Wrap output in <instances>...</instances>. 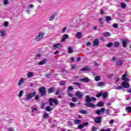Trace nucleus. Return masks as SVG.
<instances>
[{
	"mask_svg": "<svg viewBox=\"0 0 131 131\" xmlns=\"http://www.w3.org/2000/svg\"><path fill=\"white\" fill-rule=\"evenodd\" d=\"M102 119L103 118L101 116L96 117L94 119V122H95V123H97V124H100L102 123Z\"/></svg>",
	"mask_w": 131,
	"mask_h": 131,
	"instance_id": "nucleus-6",
	"label": "nucleus"
},
{
	"mask_svg": "<svg viewBox=\"0 0 131 131\" xmlns=\"http://www.w3.org/2000/svg\"><path fill=\"white\" fill-rule=\"evenodd\" d=\"M73 84H75V85H78V86H80V85H81V84H80V83H78L77 82H75L73 83Z\"/></svg>",
	"mask_w": 131,
	"mask_h": 131,
	"instance_id": "nucleus-50",
	"label": "nucleus"
},
{
	"mask_svg": "<svg viewBox=\"0 0 131 131\" xmlns=\"http://www.w3.org/2000/svg\"><path fill=\"white\" fill-rule=\"evenodd\" d=\"M93 101H97V98L94 97H90V95L86 96V99L85 100L86 103H91V102H93Z\"/></svg>",
	"mask_w": 131,
	"mask_h": 131,
	"instance_id": "nucleus-5",
	"label": "nucleus"
},
{
	"mask_svg": "<svg viewBox=\"0 0 131 131\" xmlns=\"http://www.w3.org/2000/svg\"><path fill=\"white\" fill-rule=\"evenodd\" d=\"M102 98L104 100H105V99H106V98H107V97H108V93L107 92H104L103 93H102Z\"/></svg>",
	"mask_w": 131,
	"mask_h": 131,
	"instance_id": "nucleus-22",
	"label": "nucleus"
},
{
	"mask_svg": "<svg viewBox=\"0 0 131 131\" xmlns=\"http://www.w3.org/2000/svg\"><path fill=\"white\" fill-rule=\"evenodd\" d=\"M99 111H100V113H102V114H104V113H105V111H106V110L105 109V108L102 107L100 109V110H99Z\"/></svg>",
	"mask_w": 131,
	"mask_h": 131,
	"instance_id": "nucleus-34",
	"label": "nucleus"
},
{
	"mask_svg": "<svg viewBox=\"0 0 131 131\" xmlns=\"http://www.w3.org/2000/svg\"><path fill=\"white\" fill-rule=\"evenodd\" d=\"M46 111H48V112H50V111H52V107H51L50 106H47L46 107Z\"/></svg>",
	"mask_w": 131,
	"mask_h": 131,
	"instance_id": "nucleus-32",
	"label": "nucleus"
},
{
	"mask_svg": "<svg viewBox=\"0 0 131 131\" xmlns=\"http://www.w3.org/2000/svg\"><path fill=\"white\" fill-rule=\"evenodd\" d=\"M39 94L40 95V97H45V96H47V89L45 86H42L39 88L38 89Z\"/></svg>",
	"mask_w": 131,
	"mask_h": 131,
	"instance_id": "nucleus-2",
	"label": "nucleus"
},
{
	"mask_svg": "<svg viewBox=\"0 0 131 131\" xmlns=\"http://www.w3.org/2000/svg\"><path fill=\"white\" fill-rule=\"evenodd\" d=\"M105 84H106V83L104 82H99L97 83V86H99V87L104 86Z\"/></svg>",
	"mask_w": 131,
	"mask_h": 131,
	"instance_id": "nucleus-20",
	"label": "nucleus"
},
{
	"mask_svg": "<svg viewBox=\"0 0 131 131\" xmlns=\"http://www.w3.org/2000/svg\"><path fill=\"white\" fill-rule=\"evenodd\" d=\"M55 19V15H52L49 17V21H53Z\"/></svg>",
	"mask_w": 131,
	"mask_h": 131,
	"instance_id": "nucleus-43",
	"label": "nucleus"
},
{
	"mask_svg": "<svg viewBox=\"0 0 131 131\" xmlns=\"http://www.w3.org/2000/svg\"><path fill=\"white\" fill-rule=\"evenodd\" d=\"M3 4L4 5H9V0H4Z\"/></svg>",
	"mask_w": 131,
	"mask_h": 131,
	"instance_id": "nucleus-46",
	"label": "nucleus"
},
{
	"mask_svg": "<svg viewBox=\"0 0 131 131\" xmlns=\"http://www.w3.org/2000/svg\"><path fill=\"white\" fill-rule=\"evenodd\" d=\"M84 105L86 107H89L90 108H95L94 104L91 102H86Z\"/></svg>",
	"mask_w": 131,
	"mask_h": 131,
	"instance_id": "nucleus-13",
	"label": "nucleus"
},
{
	"mask_svg": "<svg viewBox=\"0 0 131 131\" xmlns=\"http://www.w3.org/2000/svg\"><path fill=\"white\" fill-rule=\"evenodd\" d=\"M60 93H62V91L61 90H57L55 93L56 96H58Z\"/></svg>",
	"mask_w": 131,
	"mask_h": 131,
	"instance_id": "nucleus-52",
	"label": "nucleus"
},
{
	"mask_svg": "<svg viewBox=\"0 0 131 131\" xmlns=\"http://www.w3.org/2000/svg\"><path fill=\"white\" fill-rule=\"evenodd\" d=\"M34 8V5L33 4L29 5L26 10L27 13H28V14H30V13H31V10H30V9H33Z\"/></svg>",
	"mask_w": 131,
	"mask_h": 131,
	"instance_id": "nucleus-9",
	"label": "nucleus"
},
{
	"mask_svg": "<svg viewBox=\"0 0 131 131\" xmlns=\"http://www.w3.org/2000/svg\"><path fill=\"white\" fill-rule=\"evenodd\" d=\"M60 43H57L56 45H54L53 46V48H54L55 49H58L59 48V46H60Z\"/></svg>",
	"mask_w": 131,
	"mask_h": 131,
	"instance_id": "nucleus-44",
	"label": "nucleus"
},
{
	"mask_svg": "<svg viewBox=\"0 0 131 131\" xmlns=\"http://www.w3.org/2000/svg\"><path fill=\"white\" fill-rule=\"evenodd\" d=\"M97 129H98V128H97V127L95 126H93L92 127V128H91L92 131H97Z\"/></svg>",
	"mask_w": 131,
	"mask_h": 131,
	"instance_id": "nucleus-40",
	"label": "nucleus"
},
{
	"mask_svg": "<svg viewBox=\"0 0 131 131\" xmlns=\"http://www.w3.org/2000/svg\"><path fill=\"white\" fill-rule=\"evenodd\" d=\"M8 131H14V130L13 128L10 127L8 128Z\"/></svg>",
	"mask_w": 131,
	"mask_h": 131,
	"instance_id": "nucleus-64",
	"label": "nucleus"
},
{
	"mask_svg": "<svg viewBox=\"0 0 131 131\" xmlns=\"http://www.w3.org/2000/svg\"><path fill=\"white\" fill-rule=\"evenodd\" d=\"M102 35L103 36H104V37H107L108 36H110L111 34L110 32H105L102 33Z\"/></svg>",
	"mask_w": 131,
	"mask_h": 131,
	"instance_id": "nucleus-19",
	"label": "nucleus"
},
{
	"mask_svg": "<svg viewBox=\"0 0 131 131\" xmlns=\"http://www.w3.org/2000/svg\"><path fill=\"white\" fill-rule=\"evenodd\" d=\"M74 124H79V123L81 122V120H78V119L74 120Z\"/></svg>",
	"mask_w": 131,
	"mask_h": 131,
	"instance_id": "nucleus-25",
	"label": "nucleus"
},
{
	"mask_svg": "<svg viewBox=\"0 0 131 131\" xmlns=\"http://www.w3.org/2000/svg\"><path fill=\"white\" fill-rule=\"evenodd\" d=\"M4 26L5 27H9V22L8 21H5L4 23Z\"/></svg>",
	"mask_w": 131,
	"mask_h": 131,
	"instance_id": "nucleus-37",
	"label": "nucleus"
},
{
	"mask_svg": "<svg viewBox=\"0 0 131 131\" xmlns=\"http://www.w3.org/2000/svg\"><path fill=\"white\" fill-rule=\"evenodd\" d=\"M72 102H77V98L76 97H73L72 99Z\"/></svg>",
	"mask_w": 131,
	"mask_h": 131,
	"instance_id": "nucleus-48",
	"label": "nucleus"
},
{
	"mask_svg": "<svg viewBox=\"0 0 131 131\" xmlns=\"http://www.w3.org/2000/svg\"><path fill=\"white\" fill-rule=\"evenodd\" d=\"M80 81L84 82H89L90 81V79L89 78H83L80 79Z\"/></svg>",
	"mask_w": 131,
	"mask_h": 131,
	"instance_id": "nucleus-17",
	"label": "nucleus"
},
{
	"mask_svg": "<svg viewBox=\"0 0 131 131\" xmlns=\"http://www.w3.org/2000/svg\"><path fill=\"white\" fill-rule=\"evenodd\" d=\"M67 29V27L63 28L62 31V33H64L66 31Z\"/></svg>",
	"mask_w": 131,
	"mask_h": 131,
	"instance_id": "nucleus-62",
	"label": "nucleus"
},
{
	"mask_svg": "<svg viewBox=\"0 0 131 131\" xmlns=\"http://www.w3.org/2000/svg\"><path fill=\"white\" fill-rule=\"evenodd\" d=\"M98 45H99V39L96 38L93 41V46L95 47V46H98Z\"/></svg>",
	"mask_w": 131,
	"mask_h": 131,
	"instance_id": "nucleus-16",
	"label": "nucleus"
},
{
	"mask_svg": "<svg viewBox=\"0 0 131 131\" xmlns=\"http://www.w3.org/2000/svg\"><path fill=\"white\" fill-rule=\"evenodd\" d=\"M110 113V111L108 109L106 110L105 114H107V115H109Z\"/></svg>",
	"mask_w": 131,
	"mask_h": 131,
	"instance_id": "nucleus-60",
	"label": "nucleus"
},
{
	"mask_svg": "<svg viewBox=\"0 0 131 131\" xmlns=\"http://www.w3.org/2000/svg\"><path fill=\"white\" fill-rule=\"evenodd\" d=\"M54 91H55V87H52L48 89V94H52V93H54Z\"/></svg>",
	"mask_w": 131,
	"mask_h": 131,
	"instance_id": "nucleus-18",
	"label": "nucleus"
},
{
	"mask_svg": "<svg viewBox=\"0 0 131 131\" xmlns=\"http://www.w3.org/2000/svg\"><path fill=\"white\" fill-rule=\"evenodd\" d=\"M123 61L122 60H118L117 61V65H122Z\"/></svg>",
	"mask_w": 131,
	"mask_h": 131,
	"instance_id": "nucleus-41",
	"label": "nucleus"
},
{
	"mask_svg": "<svg viewBox=\"0 0 131 131\" xmlns=\"http://www.w3.org/2000/svg\"><path fill=\"white\" fill-rule=\"evenodd\" d=\"M112 45H113L112 42H110L106 45V47H107V48H110L112 47Z\"/></svg>",
	"mask_w": 131,
	"mask_h": 131,
	"instance_id": "nucleus-57",
	"label": "nucleus"
},
{
	"mask_svg": "<svg viewBox=\"0 0 131 131\" xmlns=\"http://www.w3.org/2000/svg\"><path fill=\"white\" fill-rule=\"evenodd\" d=\"M122 89H123V87H122V86H117L115 87V90H122Z\"/></svg>",
	"mask_w": 131,
	"mask_h": 131,
	"instance_id": "nucleus-42",
	"label": "nucleus"
},
{
	"mask_svg": "<svg viewBox=\"0 0 131 131\" xmlns=\"http://www.w3.org/2000/svg\"><path fill=\"white\" fill-rule=\"evenodd\" d=\"M25 83V78H21L19 80L17 83V85H18V86H21V85H23V84H24Z\"/></svg>",
	"mask_w": 131,
	"mask_h": 131,
	"instance_id": "nucleus-8",
	"label": "nucleus"
},
{
	"mask_svg": "<svg viewBox=\"0 0 131 131\" xmlns=\"http://www.w3.org/2000/svg\"><path fill=\"white\" fill-rule=\"evenodd\" d=\"M121 8H122V9H125V8H126V5L124 3H122L121 4Z\"/></svg>",
	"mask_w": 131,
	"mask_h": 131,
	"instance_id": "nucleus-33",
	"label": "nucleus"
},
{
	"mask_svg": "<svg viewBox=\"0 0 131 131\" xmlns=\"http://www.w3.org/2000/svg\"><path fill=\"white\" fill-rule=\"evenodd\" d=\"M6 35H7V33L6 32V31L1 30V36L3 37V36H6Z\"/></svg>",
	"mask_w": 131,
	"mask_h": 131,
	"instance_id": "nucleus-21",
	"label": "nucleus"
},
{
	"mask_svg": "<svg viewBox=\"0 0 131 131\" xmlns=\"http://www.w3.org/2000/svg\"><path fill=\"white\" fill-rule=\"evenodd\" d=\"M104 106V102L100 101L98 103L97 106L98 107H103Z\"/></svg>",
	"mask_w": 131,
	"mask_h": 131,
	"instance_id": "nucleus-27",
	"label": "nucleus"
},
{
	"mask_svg": "<svg viewBox=\"0 0 131 131\" xmlns=\"http://www.w3.org/2000/svg\"><path fill=\"white\" fill-rule=\"evenodd\" d=\"M76 36L78 39H80L82 36V34L80 32H78L77 33Z\"/></svg>",
	"mask_w": 131,
	"mask_h": 131,
	"instance_id": "nucleus-15",
	"label": "nucleus"
},
{
	"mask_svg": "<svg viewBox=\"0 0 131 131\" xmlns=\"http://www.w3.org/2000/svg\"><path fill=\"white\" fill-rule=\"evenodd\" d=\"M113 27L114 28H118V25L117 24H114L113 25Z\"/></svg>",
	"mask_w": 131,
	"mask_h": 131,
	"instance_id": "nucleus-59",
	"label": "nucleus"
},
{
	"mask_svg": "<svg viewBox=\"0 0 131 131\" xmlns=\"http://www.w3.org/2000/svg\"><path fill=\"white\" fill-rule=\"evenodd\" d=\"M128 42V39H125L122 41V45L123 48H126L127 47V42Z\"/></svg>",
	"mask_w": 131,
	"mask_h": 131,
	"instance_id": "nucleus-10",
	"label": "nucleus"
},
{
	"mask_svg": "<svg viewBox=\"0 0 131 131\" xmlns=\"http://www.w3.org/2000/svg\"><path fill=\"white\" fill-rule=\"evenodd\" d=\"M32 76H33V73L32 72L28 73L27 77H28L29 78H31Z\"/></svg>",
	"mask_w": 131,
	"mask_h": 131,
	"instance_id": "nucleus-28",
	"label": "nucleus"
},
{
	"mask_svg": "<svg viewBox=\"0 0 131 131\" xmlns=\"http://www.w3.org/2000/svg\"><path fill=\"white\" fill-rule=\"evenodd\" d=\"M23 94H24V91L21 90L18 94V97H22L23 96Z\"/></svg>",
	"mask_w": 131,
	"mask_h": 131,
	"instance_id": "nucleus-35",
	"label": "nucleus"
},
{
	"mask_svg": "<svg viewBox=\"0 0 131 131\" xmlns=\"http://www.w3.org/2000/svg\"><path fill=\"white\" fill-rule=\"evenodd\" d=\"M68 38V34H64L63 36V38L61 40V42H64V41H66V39Z\"/></svg>",
	"mask_w": 131,
	"mask_h": 131,
	"instance_id": "nucleus-14",
	"label": "nucleus"
},
{
	"mask_svg": "<svg viewBox=\"0 0 131 131\" xmlns=\"http://www.w3.org/2000/svg\"><path fill=\"white\" fill-rule=\"evenodd\" d=\"M102 96H103V93H99L96 95V97H97V98H100V97H102Z\"/></svg>",
	"mask_w": 131,
	"mask_h": 131,
	"instance_id": "nucleus-39",
	"label": "nucleus"
},
{
	"mask_svg": "<svg viewBox=\"0 0 131 131\" xmlns=\"http://www.w3.org/2000/svg\"><path fill=\"white\" fill-rule=\"evenodd\" d=\"M35 111H37V108H36L35 107H32V112L33 113H34V112H35Z\"/></svg>",
	"mask_w": 131,
	"mask_h": 131,
	"instance_id": "nucleus-49",
	"label": "nucleus"
},
{
	"mask_svg": "<svg viewBox=\"0 0 131 131\" xmlns=\"http://www.w3.org/2000/svg\"><path fill=\"white\" fill-rule=\"evenodd\" d=\"M121 85L123 86V88H124L125 89H129V84L128 83H126L125 81H123L121 83Z\"/></svg>",
	"mask_w": 131,
	"mask_h": 131,
	"instance_id": "nucleus-11",
	"label": "nucleus"
},
{
	"mask_svg": "<svg viewBox=\"0 0 131 131\" xmlns=\"http://www.w3.org/2000/svg\"><path fill=\"white\" fill-rule=\"evenodd\" d=\"M34 97V100L38 101L39 100V95H36V92L30 93L27 95L26 97L24 99L25 101H30L32 98Z\"/></svg>",
	"mask_w": 131,
	"mask_h": 131,
	"instance_id": "nucleus-1",
	"label": "nucleus"
},
{
	"mask_svg": "<svg viewBox=\"0 0 131 131\" xmlns=\"http://www.w3.org/2000/svg\"><path fill=\"white\" fill-rule=\"evenodd\" d=\"M127 77H129V76L127 74V72H126L125 73L122 75V79L124 81H127V80H128Z\"/></svg>",
	"mask_w": 131,
	"mask_h": 131,
	"instance_id": "nucleus-7",
	"label": "nucleus"
},
{
	"mask_svg": "<svg viewBox=\"0 0 131 131\" xmlns=\"http://www.w3.org/2000/svg\"><path fill=\"white\" fill-rule=\"evenodd\" d=\"M95 80L96 81H100L101 80V77L100 76H97L95 77Z\"/></svg>",
	"mask_w": 131,
	"mask_h": 131,
	"instance_id": "nucleus-31",
	"label": "nucleus"
},
{
	"mask_svg": "<svg viewBox=\"0 0 131 131\" xmlns=\"http://www.w3.org/2000/svg\"><path fill=\"white\" fill-rule=\"evenodd\" d=\"M47 62V59H43L38 62V65H43Z\"/></svg>",
	"mask_w": 131,
	"mask_h": 131,
	"instance_id": "nucleus-23",
	"label": "nucleus"
},
{
	"mask_svg": "<svg viewBox=\"0 0 131 131\" xmlns=\"http://www.w3.org/2000/svg\"><path fill=\"white\" fill-rule=\"evenodd\" d=\"M73 90H74V88L73 86H69L68 88V91L69 92H70V91H73Z\"/></svg>",
	"mask_w": 131,
	"mask_h": 131,
	"instance_id": "nucleus-38",
	"label": "nucleus"
},
{
	"mask_svg": "<svg viewBox=\"0 0 131 131\" xmlns=\"http://www.w3.org/2000/svg\"><path fill=\"white\" fill-rule=\"evenodd\" d=\"M104 21V19H103V18H100L99 19V22L100 24H103V22Z\"/></svg>",
	"mask_w": 131,
	"mask_h": 131,
	"instance_id": "nucleus-45",
	"label": "nucleus"
},
{
	"mask_svg": "<svg viewBox=\"0 0 131 131\" xmlns=\"http://www.w3.org/2000/svg\"><path fill=\"white\" fill-rule=\"evenodd\" d=\"M103 14H105V12H104V10L101 9V10H100V15H103Z\"/></svg>",
	"mask_w": 131,
	"mask_h": 131,
	"instance_id": "nucleus-63",
	"label": "nucleus"
},
{
	"mask_svg": "<svg viewBox=\"0 0 131 131\" xmlns=\"http://www.w3.org/2000/svg\"><path fill=\"white\" fill-rule=\"evenodd\" d=\"M82 125L83 126H88L89 125V123H88L87 122H85L83 123Z\"/></svg>",
	"mask_w": 131,
	"mask_h": 131,
	"instance_id": "nucleus-55",
	"label": "nucleus"
},
{
	"mask_svg": "<svg viewBox=\"0 0 131 131\" xmlns=\"http://www.w3.org/2000/svg\"><path fill=\"white\" fill-rule=\"evenodd\" d=\"M89 69H90V68H89V67L87 66V67L82 68L81 69V71H88Z\"/></svg>",
	"mask_w": 131,
	"mask_h": 131,
	"instance_id": "nucleus-26",
	"label": "nucleus"
},
{
	"mask_svg": "<svg viewBox=\"0 0 131 131\" xmlns=\"http://www.w3.org/2000/svg\"><path fill=\"white\" fill-rule=\"evenodd\" d=\"M49 102L50 106H54V103H54L55 105H58L59 104V102L58 101V100H57L56 99H53L52 98H49Z\"/></svg>",
	"mask_w": 131,
	"mask_h": 131,
	"instance_id": "nucleus-4",
	"label": "nucleus"
},
{
	"mask_svg": "<svg viewBox=\"0 0 131 131\" xmlns=\"http://www.w3.org/2000/svg\"><path fill=\"white\" fill-rule=\"evenodd\" d=\"M78 128H79V129H82V128H83V125L82 124L79 125L78 126Z\"/></svg>",
	"mask_w": 131,
	"mask_h": 131,
	"instance_id": "nucleus-47",
	"label": "nucleus"
},
{
	"mask_svg": "<svg viewBox=\"0 0 131 131\" xmlns=\"http://www.w3.org/2000/svg\"><path fill=\"white\" fill-rule=\"evenodd\" d=\"M96 114H98V115H100L101 114V112L100 110H96L95 111Z\"/></svg>",
	"mask_w": 131,
	"mask_h": 131,
	"instance_id": "nucleus-54",
	"label": "nucleus"
},
{
	"mask_svg": "<svg viewBox=\"0 0 131 131\" xmlns=\"http://www.w3.org/2000/svg\"><path fill=\"white\" fill-rule=\"evenodd\" d=\"M68 94L69 97H73V94L70 93L69 91L68 92Z\"/></svg>",
	"mask_w": 131,
	"mask_h": 131,
	"instance_id": "nucleus-58",
	"label": "nucleus"
},
{
	"mask_svg": "<svg viewBox=\"0 0 131 131\" xmlns=\"http://www.w3.org/2000/svg\"><path fill=\"white\" fill-rule=\"evenodd\" d=\"M114 46L115 47H118V46H119V42H115L114 43Z\"/></svg>",
	"mask_w": 131,
	"mask_h": 131,
	"instance_id": "nucleus-53",
	"label": "nucleus"
},
{
	"mask_svg": "<svg viewBox=\"0 0 131 131\" xmlns=\"http://www.w3.org/2000/svg\"><path fill=\"white\" fill-rule=\"evenodd\" d=\"M105 20L107 23H109L110 21H111L112 19L110 16H106L105 17Z\"/></svg>",
	"mask_w": 131,
	"mask_h": 131,
	"instance_id": "nucleus-29",
	"label": "nucleus"
},
{
	"mask_svg": "<svg viewBox=\"0 0 131 131\" xmlns=\"http://www.w3.org/2000/svg\"><path fill=\"white\" fill-rule=\"evenodd\" d=\"M48 117H49V114L45 113L43 116V118L46 119V118H48Z\"/></svg>",
	"mask_w": 131,
	"mask_h": 131,
	"instance_id": "nucleus-56",
	"label": "nucleus"
},
{
	"mask_svg": "<svg viewBox=\"0 0 131 131\" xmlns=\"http://www.w3.org/2000/svg\"><path fill=\"white\" fill-rule=\"evenodd\" d=\"M68 51L69 54H72V53H73V49H72L71 47H68Z\"/></svg>",
	"mask_w": 131,
	"mask_h": 131,
	"instance_id": "nucleus-24",
	"label": "nucleus"
},
{
	"mask_svg": "<svg viewBox=\"0 0 131 131\" xmlns=\"http://www.w3.org/2000/svg\"><path fill=\"white\" fill-rule=\"evenodd\" d=\"M70 107H71V108H73V107H74V106H75V103L71 102L70 103Z\"/></svg>",
	"mask_w": 131,
	"mask_h": 131,
	"instance_id": "nucleus-51",
	"label": "nucleus"
},
{
	"mask_svg": "<svg viewBox=\"0 0 131 131\" xmlns=\"http://www.w3.org/2000/svg\"><path fill=\"white\" fill-rule=\"evenodd\" d=\"M43 36H45V33L43 32H40L35 37V40H36V41H40L41 39H43Z\"/></svg>",
	"mask_w": 131,
	"mask_h": 131,
	"instance_id": "nucleus-3",
	"label": "nucleus"
},
{
	"mask_svg": "<svg viewBox=\"0 0 131 131\" xmlns=\"http://www.w3.org/2000/svg\"><path fill=\"white\" fill-rule=\"evenodd\" d=\"M125 110L127 112H128V113H131V107L127 106L125 108Z\"/></svg>",
	"mask_w": 131,
	"mask_h": 131,
	"instance_id": "nucleus-30",
	"label": "nucleus"
},
{
	"mask_svg": "<svg viewBox=\"0 0 131 131\" xmlns=\"http://www.w3.org/2000/svg\"><path fill=\"white\" fill-rule=\"evenodd\" d=\"M76 97H78V98H79V99H81L83 97V94H82V93L79 91H77L76 93Z\"/></svg>",
	"mask_w": 131,
	"mask_h": 131,
	"instance_id": "nucleus-12",
	"label": "nucleus"
},
{
	"mask_svg": "<svg viewBox=\"0 0 131 131\" xmlns=\"http://www.w3.org/2000/svg\"><path fill=\"white\" fill-rule=\"evenodd\" d=\"M60 83L61 85H65L66 82H64V81H61Z\"/></svg>",
	"mask_w": 131,
	"mask_h": 131,
	"instance_id": "nucleus-61",
	"label": "nucleus"
},
{
	"mask_svg": "<svg viewBox=\"0 0 131 131\" xmlns=\"http://www.w3.org/2000/svg\"><path fill=\"white\" fill-rule=\"evenodd\" d=\"M80 113H81L82 114H88V111L85 110H81L80 111Z\"/></svg>",
	"mask_w": 131,
	"mask_h": 131,
	"instance_id": "nucleus-36",
	"label": "nucleus"
}]
</instances>
